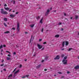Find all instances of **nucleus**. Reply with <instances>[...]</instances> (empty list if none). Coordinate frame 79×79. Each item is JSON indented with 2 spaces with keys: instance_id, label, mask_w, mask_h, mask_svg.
Masks as SVG:
<instances>
[{
  "instance_id": "obj_1",
  "label": "nucleus",
  "mask_w": 79,
  "mask_h": 79,
  "mask_svg": "<svg viewBox=\"0 0 79 79\" xmlns=\"http://www.w3.org/2000/svg\"><path fill=\"white\" fill-rule=\"evenodd\" d=\"M1 13L2 14H4V15H7L8 14L7 12L3 10V9H1Z\"/></svg>"
},
{
  "instance_id": "obj_2",
  "label": "nucleus",
  "mask_w": 79,
  "mask_h": 79,
  "mask_svg": "<svg viewBox=\"0 0 79 79\" xmlns=\"http://www.w3.org/2000/svg\"><path fill=\"white\" fill-rule=\"evenodd\" d=\"M17 34H18L19 32V23H17Z\"/></svg>"
},
{
  "instance_id": "obj_3",
  "label": "nucleus",
  "mask_w": 79,
  "mask_h": 79,
  "mask_svg": "<svg viewBox=\"0 0 79 79\" xmlns=\"http://www.w3.org/2000/svg\"><path fill=\"white\" fill-rule=\"evenodd\" d=\"M60 58V55H57L54 58V59L55 60H59Z\"/></svg>"
},
{
  "instance_id": "obj_4",
  "label": "nucleus",
  "mask_w": 79,
  "mask_h": 79,
  "mask_svg": "<svg viewBox=\"0 0 79 79\" xmlns=\"http://www.w3.org/2000/svg\"><path fill=\"white\" fill-rule=\"evenodd\" d=\"M37 46L38 47V48L39 49H41L42 48V45L40 44H37Z\"/></svg>"
},
{
  "instance_id": "obj_5",
  "label": "nucleus",
  "mask_w": 79,
  "mask_h": 79,
  "mask_svg": "<svg viewBox=\"0 0 79 79\" xmlns=\"http://www.w3.org/2000/svg\"><path fill=\"white\" fill-rule=\"evenodd\" d=\"M50 9H48L47 10V12L46 13V14H45V16H47L48 15V13H49V12H50Z\"/></svg>"
},
{
  "instance_id": "obj_6",
  "label": "nucleus",
  "mask_w": 79,
  "mask_h": 79,
  "mask_svg": "<svg viewBox=\"0 0 79 79\" xmlns=\"http://www.w3.org/2000/svg\"><path fill=\"white\" fill-rule=\"evenodd\" d=\"M13 76V75L12 74H10L9 76L8 77V79H12V78L11 77Z\"/></svg>"
},
{
  "instance_id": "obj_7",
  "label": "nucleus",
  "mask_w": 79,
  "mask_h": 79,
  "mask_svg": "<svg viewBox=\"0 0 79 79\" xmlns=\"http://www.w3.org/2000/svg\"><path fill=\"white\" fill-rule=\"evenodd\" d=\"M74 69H79V65H77L74 67Z\"/></svg>"
},
{
  "instance_id": "obj_8",
  "label": "nucleus",
  "mask_w": 79,
  "mask_h": 79,
  "mask_svg": "<svg viewBox=\"0 0 79 79\" xmlns=\"http://www.w3.org/2000/svg\"><path fill=\"white\" fill-rule=\"evenodd\" d=\"M16 16V15L15 14H11L10 15V17L11 18H14V17H15Z\"/></svg>"
},
{
  "instance_id": "obj_9",
  "label": "nucleus",
  "mask_w": 79,
  "mask_h": 79,
  "mask_svg": "<svg viewBox=\"0 0 79 79\" xmlns=\"http://www.w3.org/2000/svg\"><path fill=\"white\" fill-rule=\"evenodd\" d=\"M64 61H65V60H62V62L64 64H67V62Z\"/></svg>"
},
{
  "instance_id": "obj_10",
  "label": "nucleus",
  "mask_w": 79,
  "mask_h": 79,
  "mask_svg": "<svg viewBox=\"0 0 79 79\" xmlns=\"http://www.w3.org/2000/svg\"><path fill=\"white\" fill-rule=\"evenodd\" d=\"M48 57L49 56H46L44 59V60H45L46 61H47V60H48Z\"/></svg>"
},
{
  "instance_id": "obj_11",
  "label": "nucleus",
  "mask_w": 79,
  "mask_h": 79,
  "mask_svg": "<svg viewBox=\"0 0 79 79\" xmlns=\"http://www.w3.org/2000/svg\"><path fill=\"white\" fill-rule=\"evenodd\" d=\"M43 19H44V17H42L41 19L40 20V23H41V24H42L43 23V22H42V21H43Z\"/></svg>"
},
{
  "instance_id": "obj_12",
  "label": "nucleus",
  "mask_w": 79,
  "mask_h": 79,
  "mask_svg": "<svg viewBox=\"0 0 79 79\" xmlns=\"http://www.w3.org/2000/svg\"><path fill=\"white\" fill-rule=\"evenodd\" d=\"M40 66H41V65L39 64L36 67V69H39V68H40Z\"/></svg>"
},
{
  "instance_id": "obj_13",
  "label": "nucleus",
  "mask_w": 79,
  "mask_h": 79,
  "mask_svg": "<svg viewBox=\"0 0 79 79\" xmlns=\"http://www.w3.org/2000/svg\"><path fill=\"white\" fill-rule=\"evenodd\" d=\"M68 44H69V42H68V41H66L65 45H66V46H68Z\"/></svg>"
},
{
  "instance_id": "obj_14",
  "label": "nucleus",
  "mask_w": 79,
  "mask_h": 79,
  "mask_svg": "<svg viewBox=\"0 0 79 79\" xmlns=\"http://www.w3.org/2000/svg\"><path fill=\"white\" fill-rule=\"evenodd\" d=\"M64 44H65V42L63 41L62 44V47H64Z\"/></svg>"
},
{
  "instance_id": "obj_15",
  "label": "nucleus",
  "mask_w": 79,
  "mask_h": 79,
  "mask_svg": "<svg viewBox=\"0 0 79 79\" xmlns=\"http://www.w3.org/2000/svg\"><path fill=\"white\" fill-rule=\"evenodd\" d=\"M4 8L6 10H9L10 8L9 7H4Z\"/></svg>"
},
{
  "instance_id": "obj_16",
  "label": "nucleus",
  "mask_w": 79,
  "mask_h": 79,
  "mask_svg": "<svg viewBox=\"0 0 79 79\" xmlns=\"http://www.w3.org/2000/svg\"><path fill=\"white\" fill-rule=\"evenodd\" d=\"M60 37V35H55V37L58 38V37Z\"/></svg>"
},
{
  "instance_id": "obj_17",
  "label": "nucleus",
  "mask_w": 79,
  "mask_h": 79,
  "mask_svg": "<svg viewBox=\"0 0 79 79\" xmlns=\"http://www.w3.org/2000/svg\"><path fill=\"white\" fill-rule=\"evenodd\" d=\"M19 71V70L18 69L17 71H16L15 72V73L14 74H15L17 73H18Z\"/></svg>"
},
{
  "instance_id": "obj_18",
  "label": "nucleus",
  "mask_w": 79,
  "mask_h": 79,
  "mask_svg": "<svg viewBox=\"0 0 79 79\" xmlns=\"http://www.w3.org/2000/svg\"><path fill=\"white\" fill-rule=\"evenodd\" d=\"M78 17L79 16H78V15H76L75 17V19H77Z\"/></svg>"
},
{
  "instance_id": "obj_19",
  "label": "nucleus",
  "mask_w": 79,
  "mask_h": 79,
  "mask_svg": "<svg viewBox=\"0 0 79 79\" xmlns=\"http://www.w3.org/2000/svg\"><path fill=\"white\" fill-rule=\"evenodd\" d=\"M33 36L32 35H31V39L30 41V43H31V41H32V39Z\"/></svg>"
},
{
  "instance_id": "obj_20",
  "label": "nucleus",
  "mask_w": 79,
  "mask_h": 79,
  "mask_svg": "<svg viewBox=\"0 0 79 79\" xmlns=\"http://www.w3.org/2000/svg\"><path fill=\"white\" fill-rule=\"evenodd\" d=\"M4 21H7V18H4Z\"/></svg>"
},
{
  "instance_id": "obj_21",
  "label": "nucleus",
  "mask_w": 79,
  "mask_h": 79,
  "mask_svg": "<svg viewBox=\"0 0 79 79\" xmlns=\"http://www.w3.org/2000/svg\"><path fill=\"white\" fill-rule=\"evenodd\" d=\"M7 60H11V58L9 57H7Z\"/></svg>"
},
{
  "instance_id": "obj_22",
  "label": "nucleus",
  "mask_w": 79,
  "mask_h": 79,
  "mask_svg": "<svg viewBox=\"0 0 79 79\" xmlns=\"http://www.w3.org/2000/svg\"><path fill=\"white\" fill-rule=\"evenodd\" d=\"M5 34H8V33H10V31H7L4 32Z\"/></svg>"
},
{
  "instance_id": "obj_23",
  "label": "nucleus",
  "mask_w": 79,
  "mask_h": 79,
  "mask_svg": "<svg viewBox=\"0 0 79 79\" xmlns=\"http://www.w3.org/2000/svg\"><path fill=\"white\" fill-rule=\"evenodd\" d=\"M71 50H73V48H69V49L68 51L69 52V51H71Z\"/></svg>"
},
{
  "instance_id": "obj_24",
  "label": "nucleus",
  "mask_w": 79,
  "mask_h": 79,
  "mask_svg": "<svg viewBox=\"0 0 79 79\" xmlns=\"http://www.w3.org/2000/svg\"><path fill=\"white\" fill-rule=\"evenodd\" d=\"M30 26L31 27H33L34 26V24L31 25Z\"/></svg>"
},
{
  "instance_id": "obj_25",
  "label": "nucleus",
  "mask_w": 79,
  "mask_h": 79,
  "mask_svg": "<svg viewBox=\"0 0 79 79\" xmlns=\"http://www.w3.org/2000/svg\"><path fill=\"white\" fill-rule=\"evenodd\" d=\"M4 25L5 26H6H6H7V25H6V24L5 23H4Z\"/></svg>"
},
{
  "instance_id": "obj_26",
  "label": "nucleus",
  "mask_w": 79,
  "mask_h": 79,
  "mask_svg": "<svg viewBox=\"0 0 79 79\" xmlns=\"http://www.w3.org/2000/svg\"><path fill=\"white\" fill-rule=\"evenodd\" d=\"M64 56V54H62L61 55V57L62 58H63Z\"/></svg>"
},
{
  "instance_id": "obj_27",
  "label": "nucleus",
  "mask_w": 79,
  "mask_h": 79,
  "mask_svg": "<svg viewBox=\"0 0 79 79\" xmlns=\"http://www.w3.org/2000/svg\"><path fill=\"white\" fill-rule=\"evenodd\" d=\"M36 55V52H34V55H33V56H35Z\"/></svg>"
},
{
  "instance_id": "obj_28",
  "label": "nucleus",
  "mask_w": 79,
  "mask_h": 79,
  "mask_svg": "<svg viewBox=\"0 0 79 79\" xmlns=\"http://www.w3.org/2000/svg\"><path fill=\"white\" fill-rule=\"evenodd\" d=\"M64 60H66V59H67V56H65L64 57Z\"/></svg>"
},
{
  "instance_id": "obj_29",
  "label": "nucleus",
  "mask_w": 79,
  "mask_h": 79,
  "mask_svg": "<svg viewBox=\"0 0 79 79\" xmlns=\"http://www.w3.org/2000/svg\"><path fill=\"white\" fill-rule=\"evenodd\" d=\"M3 48V45L0 46V49H1V48Z\"/></svg>"
},
{
  "instance_id": "obj_30",
  "label": "nucleus",
  "mask_w": 79,
  "mask_h": 79,
  "mask_svg": "<svg viewBox=\"0 0 79 79\" xmlns=\"http://www.w3.org/2000/svg\"><path fill=\"white\" fill-rule=\"evenodd\" d=\"M39 18H40V17L39 16H38V17H36V19H39Z\"/></svg>"
},
{
  "instance_id": "obj_31",
  "label": "nucleus",
  "mask_w": 79,
  "mask_h": 79,
  "mask_svg": "<svg viewBox=\"0 0 79 79\" xmlns=\"http://www.w3.org/2000/svg\"><path fill=\"white\" fill-rule=\"evenodd\" d=\"M58 73L59 74H62V73H61V72H58Z\"/></svg>"
},
{
  "instance_id": "obj_32",
  "label": "nucleus",
  "mask_w": 79,
  "mask_h": 79,
  "mask_svg": "<svg viewBox=\"0 0 79 79\" xmlns=\"http://www.w3.org/2000/svg\"><path fill=\"white\" fill-rule=\"evenodd\" d=\"M29 75H26L25 76V77H29Z\"/></svg>"
},
{
  "instance_id": "obj_33",
  "label": "nucleus",
  "mask_w": 79,
  "mask_h": 79,
  "mask_svg": "<svg viewBox=\"0 0 79 79\" xmlns=\"http://www.w3.org/2000/svg\"><path fill=\"white\" fill-rule=\"evenodd\" d=\"M6 66H7V65L5 64V65H4V68H5V67H6Z\"/></svg>"
},
{
  "instance_id": "obj_34",
  "label": "nucleus",
  "mask_w": 79,
  "mask_h": 79,
  "mask_svg": "<svg viewBox=\"0 0 79 79\" xmlns=\"http://www.w3.org/2000/svg\"><path fill=\"white\" fill-rule=\"evenodd\" d=\"M4 71H6V69H3Z\"/></svg>"
},
{
  "instance_id": "obj_35",
  "label": "nucleus",
  "mask_w": 79,
  "mask_h": 79,
  "mask_svg": "<svg viewBox=\"0 0 79 79\" xmlns=\"http://www.w3.org/2000/svg\"><path fill=\"white\" fill-rule=\"evenodd\" d=\"M42 39H40L39 40V42H41V41H42Z\"/></svg>"
},
{
  "instance_id": "obj_36",
  "label": "nucleus",
  "mask_w": 79,
  "mask_h": 79,
  "mask_svg": "<svg viewBox=\"0 0 79 79\" xmlns=\"http://www.w3.org/2000/svg\"><path fill=\"white\" fill-rule=\"evenodd\" d=\"M22 65L20 64V66H19L20 68H21V67H22Z\"/></svg>"
},
{
  "instance_id": "obj_37",
  "label": "nucleus",
  "mask_w": 79,
  "mask_h": 79,
  "mask_svg": "<svg viewBox=\"0 0 79 79\" xmlns=\"http://www.w3.org/2000/svg\"><path fill=\"white\" fill-rule=\"evenodd\" d=\"M43 31H44V28H43L41 30V32H43Z\"/></svg>"
},
{
  "instance_id": "obj_38",
  "label": "nucleus",
  "mask_w": 79,
  "mask_h": 79,
  "mask_svg": "<svg viewBox=\"0 0 79 79\" xmlns=\"http://www.w3.org/2000/svg\"><path fill=\"white\" fill-rule=\"evenodd\" d=\"M12 29H13V30H15V28H14V27H13L12 28Z\"/></svg>"
},
{
  "instance_id": "obj_39",
  "label": "nucleus",
  "mask_w": 79,
  "mask_h": 79,
  "mask_svg": "<svg viewBox=\"0 0 79 79\" xmlns=\"http://www.w3.org/2000/svg\"><path fill=\"white\" fill-rule=\"evenodd\" d=\"M4 65V64H2L0 65V66H3Z\"/></svg>"
},
{
  "instance_id": "obj_40",
  "label": "nucleus",
  "mask_w": 79,
  "mask_h": 79,
  "mask_svg": "<svg viewBox=\"0 0 79 79\" xmlns=\"http://www.w3.org/2000/svg\"><path fill=\"white\" fill-rule=\"evenodd\" d=\"M67 74H69V73H70V71H67Z\"/></svg>"
},
{
  "instance_id": "obj_41",
  "label": "nucleus",
  "mask_w": 79,
  "mask_h": 79,
  "mask_svg": "<svg viewBox=\"0 0 79 79\" xmlns=\"http://www.w3.org/2000/svg\"><path fill=\"white\" fill-rule=\"evenodd\" d=\"M3 47H6V45L4 44L3 45Z\"/></svg>"
},
{
  "instance_id": "obj_42",
  "label": "nucleus",
  "mask_w": 79,
  "mask_h": 79,
  "mask_svg": "<svg viewBox=\"0 0 79 79\" xmlns=\"http://www.w3.org/2000/svg\"><path fill=\"white\" fill-rule=\"evenodd\" d=\"M43 44H47V42H44V43H43Z\"/></svg>"
},
{
  "instance_id": "obj_43",
  "label": "nucleus",
  "mask_w": 79,
  "mask_h": 79,
  "mask_svg": "<svg viewBox=\"0 0 79 79\" xmlns=\"http://www.w3.org/2000/svg\"><path fill=\"white\" fill-rule=\"evenodd\" d=\"M13 3H14V4H15V1H13Z\"/></svg>"
},
{
  "instance_id": "obj_44",
  "label": "nucleus",
  "mask_w": 79,
  "mask_h": 79,
  "mask_svg": "<svg viewBox=\"0 0 79 79\" xmlns=\"http://www.w3.org/2000/svg\"><path fill=\"white\" fill-rule=\"evenodd\" d=\"M19 46H17V45H16V48H19Z\"/></svg>"
},
{
  "instance_id": "obj_45",
  "label": "nucleus",
  "mask_w": 79,
  "mask_h": 79,
  "mask_svg": "<svg viewBox=\"0 0 79 79\" xmlns=\"http://www.w3.org/2000/svg\"><path fill=\"white\" fill-rule=\"evenodd\" d=\"M3 62H4V60H2V63H3Z\"/></svg>"
},
{
  "instance_id": "obj_46",
  "label": "nucleus",
  "mask_w": 79,
  "mask_h": 79,
  "mask_svg": "<svg viewBox=\"0 0 79 79\" xmlns=\"http://www.w3.org/2000/svg\"><path fill=\"white\" fill-rule=\"evenodd\" d=\"M4 6H7V5H6V4H4Z\"/></svg>"
},
{
  "instance_id": "obj_47",
  "label": "nucleus",
  "mask_w": 79,
  "mask_h": 79,
  "mask_svg": "<svg viewBox=\"0 0 79 79\" xmlns=\"http://www.w3.org/2000/svg\"><path fill=\"white\" fill-rule=\"evenodd\" d=\"M44 60H42V61H41V62H42V63H43V62H44Z\"/></svg>"
},
{
  "instance_id": "obj_48",
  "label": "nucleus",
  "mask_w": 79,
  "mask_h": 79,
  "mask_svg": "<svg viewBox=\"0 0 79 79\" xmlns=\"http://www.w3.org/2000/svg\"><path fill=\"white\" fill-rule=\"evenodd\" d=\"M63 30H64V29H63V28H62L61 29V31H63Z\"/></svg>"
},
{
  "instance_id": "obj_49",
  "label": "nucleus",
  "mask_w": 79,
  "mask_h": 79,
  "mask_svg": "<svg viewBox=\"0 0 79 79\" xmlns=\"http://www.w3.org/2000/svg\"><path fill=\"white\" fill-rule=\"evenodd\" d=\"M44 70L45 71H47V69H45Z\"/></svg>"
},
{
  "instance_id": "obj_50",
  "label": "nucleus",
  "mask_w": 79,
  "mask_h": 79,
  "mask_svg": "<svg viewBox=\"0 0 79 79\" xmlns=\"http://www.w3.org/2000/svg\"><path fill=\"white\" fill-rule=\"evenodd\" d=\"M19 12H17L15 13V14H16V15H18V13Z\"/></svg>"
},
{
  "instance_id": "obj_51",
  "label": "nucleus",
  "mask_w": 79,
  "mask_h": 79,
  "mask_svg": "<svg viewBox=\"0 0 79 79\" xmlns=\"http://www.w3.org/2000/svg\"><path fill=\"white\" fill-rule=\"evenodd\" d=\"M62 23H59V25H61V24H62Z\"/></svg>"
},
{
  "instance_id": "obj_52",
  "label": "nucleus",
  "mask_w": 79,
  "mask_h": 79,
  "mask_svg": "<svg viewBox=\"0 0 79 79\" xmlns=\"http://www.w3.org/2000/svg\"><path fill=\"white\" fill-rule=\"evenodd\" d=\"M7 56H9V57L11 56V55H9V54H8Z\"/></svg>"
},
{
  "instance_id": "obj_53",
  "label": "nucleus",
  "mask_w": 79,
  "mask_h": 79,
  "mask_svg": "<svg viewBox=\"0 0 79 79\" xmlns=\"http://www.w3.org/2000/svg\"><path fill=\"white\" fill-rule=\"evenodd\" d=\"M26 76L23 77H22V78H25Z\"/></svg>"
},
{
  "instance_id": "obj_54",
  "label": "nucleus",
  "mask_w": 79,
  "mask_h": 79,
  "mask_svg": "<svg viewBox=\"0 0 79 79\" xmlns=\"http://www.w3.org/2000/svg\"><path fill=\"white\" fill-rule=\"evenodd\" d=\"M16 68H15L13 71V72H14V71H16Z\"/></svg>"
},
{
  "instance_id": "obj_55",
  "label": "nucleus",
  "mask_w": 79,
  "mask_h": 79,
  "mask_svg": "<svg viewBox=\"0 0 79 79\" xmlns=\"http://www.w3.org/2000/svg\"><path fill=\"white\" fill-rule=\"evenodd\" d=\"M14 55H16V52H14Z\"/></svg>"
},
{
  "instance_id": "obj_56",
  "label": "nucleus",
  "mask_w": 79,
  "mask_h": 79,
  "mask_svg": "<svg viewBox=\"0 0 79 79\" xmlns=\"http://www.w3.org/2000/svg\"><path fill=\"white\" fill-rule=\"evenodd\" d=\"M25 34H28V33L27 32H25Z\"/></svg>"
},
{
  "instance_id": "obj_57",
  "label": "nucleus",
  "mask_w": 79,
  "mask_h": 79,
  "mask_svg": "<svg viewBox=\"0 0 79 79\" xmlns=\"http://www.w3.org/2000/svg\"><path fill=\"white\" fill-rule=\"evenodd\" d=\"M64 16H66V13H64Z\"/></svg>"
},
{
  "instance_id": "obj_58",
  "label": "nucleus",
  "mask_w": 79,
  "mask_h": 79,
  "mask_svg": "<svg viewBox=\"0 0 79 79\" xmlns=\"http://www.w3.org/2000/svg\"><path fill=\"white\" fill-rule=\"evenodd\" d=\"M11 11V9H10L9 10V12H10V11Z\"/></svg>"
},
{
  "instance_id": "obj_59",
  "label": "nucleus",
  "mask_w": 79,
  "mask_h": 79,
  "mask_svg": "<svg viewBox=\"0 0 79 79\" xmlns=\"http://www.w3.org/2000/svg\"><path fill=\"white\" fill-rule=\"evenodd\" d=\"M64 50V48H62L61 49V50Z\"/></svg>"
},
{
  "instance_id": "obj_60",
  "label": "nucleus",
  "mask_w": 79,
  "mask_h": 79,
  "mask_svg": "<svg viewBox=\"0 0 79 79\" xmlns=\"http://www.w3.org/2000/svg\"><path fill=\"white\" fill-rule=\"evenodd\" d=\"M44 49V48H43L41 49V50H43Z\"/></svg>"
},
{
  "instance_id": "obj_61",
  "label": "nucleus",
  "mask_w": 79,
  "mask_h": 79,
  "mask_svg": "<svg viewBox=\"0 0 79 79\" xmlns=\"http://www.w3.org/2000/svg\"><path fill=\"white\" fill-rule=\"evenodd\" d=\"M15 35V34H13L12 35H11V36H14Z\"/></svg>"
},
{
  "instance_id": "obj_62",
  "label": "nucleus",
  "mask_w": 79,
  "mask_h": 79,
  "mask_svg": "<svg viewBox=\"0 0 79 79\" xmlns=\"http://www.w3.org/2000/svg\"><path fill=\"white\" fill-rule=\"evenodd\" d=\"M9 52V51H6V52L7 53H8Z\"/></svg>"
},
{
  "instance_id": "obj_63",
  "label": "nucleus",
  "mask_w": 79,
  "mask_h": 79,
  "mask_svg": "<svg viewBox=\"0 0 79 79\" xmlns=\"http://www.w3.org/2000/svg\"><path fill=\"white\" fill-rule=\"evenodd\" d=\"M27 61V59L25 60V61Z\"/></svg>"
},
{
  "instance_id": "obj_64",
  "label": "nucleus",
  "mask_w": 79,
  "mask_h": 79,
  "mask_svg": "<svg viewBox=\"0 0 79 79\" xmlns=\"http://www.w3.org/2000/svg\"><path fill=\"white\" fill-rule=\"evenodd\" d=\"M56 76V74H55L54 75V76Z\"/></svg>"
}]
</instances>
